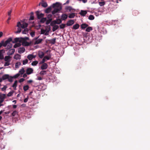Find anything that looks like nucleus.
<instances>
[{
	"instance_id": "f257e3e1",
	"label": "nucleus",
	"mask_w": 150,
	"mask_h": 150,
	"mask_svg": "<svg viewBox=\"0 0 150 150\" xmlns=\"http://www.w3.org/2000/svg\"><path fill=\"white\" fill-rule=\"evenodd\" d=\"M29 39V38L27 37L24 38H16L14 39V41H13V43H15L18 42L21 43L22 45L24 46H28L32 44V42H28L26 40Z\"/></svg>"
},
{
	"instance_id": "f03ea898",
	"label": "nucleus",
	"mask_w": 150,
	"mask_h": 150,
	"mask_svg": "<svg viewBox=\"0 0 150 150\" xmlns=\"http://www.w3.org/2000/svg\"><path fill=\"white\" fill-rule=\"evenodd\" d=\"M13 40V41H14ZM13 41L12 40V38L10 37L8 38L4 42V41L3 46L6 47L8 44H10V42H13Z\"/></svg>"
},
{
	"instance_id": "7ed1b4c3",
	"label": "nucleus",
	"mask_w": 150,
	"mask_h": 150,
	"mask_svg": "<svg viewBox=\"0 0 150 150\" xmlns=\"http://www.w3.org/2000/svg\"><path fill=\"white\" fill-rule=\"evenodd\" d=\"M65 9L67 11H68L69 12H74L75 10L74 8H73L71 6H66L65 7Z\"/></svg>"
},
{
	"instance_id": "20e7f679",
	"label": "nucleus",
	"mask_w": 150,
	"mask_h": 150,
	"mask_svg": "<svg viewBox=\"0 0 150 150\" xmlns=\"http://www.w3.org/2000/svg\"><path fill=\"white\" fill-rule=\"evenodd\" d=\"M21 25V24L20 22H18L17 23V27H18L17 28V31L15 32V33L16 34H17L20 33L21 31V27L20 26V25Z\"/></svg>"
},
{
	"instance_id": "39448f33",
	"label": "nucleus",
	"mask_w": 150,
	"mask_h": 150,
	"mask_svg": "<svg viewBox=\"0 0 150 150\" xmlns=\"http://www.w3.org/2000/svg\"><path fill=\"white\" fill-rule=\"evenodd\" d=\"M36 16H37V18L39 19L43 18L44 16V14H43L42 13H40V12L38 11L36 12Z\"/></svg>"
},
{
	"instance_id": "423d86ee",
	"label": "nucleus",
	"mask_w": 150,
	"mask_h": 150,
	"mask_svg": "<svg viewBox=\"0 0 150 150\" xmlns=\"http://www.w3.org/2000/svg\"><path fill=\"white\" fill-rule=\"evenodd\" d=\"M62 7H59V8H55L54 10L52 11V14L54 15L58 12L60 11L62 9Z\"/></svg>"
},
{
	"instance_id": "0eeeda50",
	"label": "nucleus",
	"mask_w": 150,
	"mask_h": 150,
	"mask_svg": "<svg viewBox=\"0 0 150 150\" xmlns=\"http://www.w3.org/2000/svg\"><path fill=\"white\" fill-rule=\"evenodd\" d=\"M43 40V39H39L37 40H35L34 42L32 44H34V45H36V44H40L42 42Z\"/></svg>"
},
{
	"instance_id": "6e6552de",
	"label": "nucleus",
	"mask_w": 150,
	"mask_h": 150,
	"mask_svg": "<svg viewBox=\"0 0 150 150\" xmlns=\"http://www.w3.org/2000/svg\"><path fill=\"white\" fill-rule=\"evenodd\" d=\"M74 23V21L73 20H70L67 21L66 25L68 26H71Z\"/></svg>"
},
{
	"instance_id": "1a4fd4ad",
	"label": "nucleus",
	"mask_w": 150,
	"mask_h": 150,
	"mask_svg": "<svg viewBox=\"0 0 150 150\" xmlns=\"http://www.w3.org/2000/svg\"><path fill=\"white\" fill-rule=\"evenodd\" d=\"M33 71V69L32 68H28L26 70V73L27 74L29 75L32 73Z\"/></svg>"
},
{
	"instance_id": "9d476101",
	"label": "nucleus",
	"mask_w": 150,
	"mask_h": 150,
	"mask_svg": "<svg viewBox=\"0 0 150 150\" xmlns=\"http://www.w3.org/2000/svg\"><path fill=\"white\" fill-rule=\"evenodd\" d=\"M52 7L53 8L57 7V8H59V7H61L60 6V4L59 2H56L55 3L53 4L52 5Z\"/></svg>"
},
{
	"instance_id": "9b49d317",
	"label": "nucleus",
	"mask_w": 150,
	"mask_h": 150,
	"mask_svg": "<svg viewBox=\"0 0 150 150\" xmlns=\"http://www.w3.org/2000/svg\"><path fill=\"white\" fill-rule=\"evenodd\" d=\"M48 67V65L47 63H44L41 67V68L42 70H45Z\"/></svg>"
},
{
	"instance_id": "f8f14e48",
	"label": "nucleus",
	"mask_w": 150,
	"mask_h": 150,
	"mask_svg": "<svg viewBox=\"0 0 150 150\" xmlns=\"http://www.w3.org/2000/svg\"><path fill=\"white\" fill-rule=\"evenodd\" d=\"M25 51V48L23 47H20L18 48V51L19 53H22L24 52Z\"/></svg>"
},
{
	"instance_id": "ddd939ff",
	"label": "nucleus",
	"mask_w": 150,
	"mask_h": 150,
	"mask_svg": "<svg viewBox=\"0 0 150 150\" xmlns=\"http://www.w3.org/2000/svg\"><path fill=\"white\" fill-rule=\"evenodd\" d=\"M35 57V56L32 54H30L27 56V58L29 60H32L33 58Z\"/></svg>"
},
{
	"instance_id": "4468645a",
	"label": "nucleus",
	"mask_w": 150,
	"mask_h": 150,
	"mask_svg": "<svg viewBox=\"0 0 150 150\" xmlns=\"http://www.w3.org/2000/svg\"><path fill=\"white\" fill-rule=\"evenodd\" d=\"M28 24L26 23H23L22 24H21V25H20L21 27L22 28H26L28 27Z\"/></svg>"
},
{
	"instance_id": "2eb2a0df",
	"label": "nucleus",
	"mask_w": 150,
	"mask_h": 150,
	"mask_svg": "<svg viewBox=\"0 0 150 150\" xmlns=\"http://www.w3.org/2000/svg\"><path fill=\"white\" fill-rule=\"evenodd\" d=\"M87 13L86 11L81 10L79 14L82 16H85Z\"/></svg>"
},
{
	"instance_id": "dca6fc26",
	"label": "nucleus",
	"mask_w": 150,
	"mask_h": 150,
	"mask_svg": "<svg viewBox=\"0 0 150 150\" xmlns=\"http://www.w3.org/2000/svg\"><path fill=\"white\" fill-rule=\"evenodd\" d=\"M13 58L16 60L20 59H21V56L19 54H17L14 56Z\"/></svg>"
},
{
	"instance_id": "f3484780",
	"label": "nucleus",
	"mask_w": 150,
	"mask_h": 150,
	"mask_svg": "<svg viewBox=\"0 0 150 150\" xmlns=\"http://www.w3.org/2000/svg\"><path fill=\"white\" fill-rule=\"evenodd\" d=\"M61 17H62V19L63 20H65L68 17V16H67V15L66 14H62V15Z\"/></svg>"
},
{
	"instance_id": "a211bd4d",
	"label": "nucleus",
	"mask_w": 150,
	"mask_h": 150,
	"mask_svg": "<svg viewBox=\"0 0 150 150\" xmlns=\"http://www.w3.org/2000/svg\"><path fill=\"white\" fill-rule=\"evenodd\" d=\"M38 55L40 58H42L44 56V54L43 52H39Z\"/></svg>"
},
{
	"instance_id": "6ab92c4d",
	"label": "nucleus",
	"mask_w": 150,
	"mask_h": 150,
	"mask_svg": "<svg viewBox=\"0 0 150 150\" xmlns=\"http://www.w3.org/2000/svg\"><path fill=\"white\" fill-rule=\"evenodd\" d=\"M88 26V25L86 23H83L81 25V28L82 29H85Z\"/></svg>"
},
{
	"instance_id": "aec40b11",
	"label": "nucleus",
	"mask_w": 150,
	"mask_h": 150,
	"mask_svg": "<svg viewBox=\"0 0 150 150\" xmlns=\"http://www.w3.org/2000/svg\"><path fill=\"white\" fill-rule=\"evenodd\" d=\"M4 52L3 50H0V59H3L4 58V55L2 54V53Z\"/></svg>"
},
{
	"instance_id": "412c9836",
	"label": "nucleus",
	"mask_w": 150,
	"mask_h": 150,
	"mask_svg": "<svg viewBox=\"0 0 150 150\" xmlns=\"http://www.w3.org/2000/svg\"><path fill=\"white\" fill-rule=\"evenodd\" d=\"M79 25L78 24H76L74 25L72 28L73 29L76 30L79 28Z\"/></svg>"
},
{
	"instance_id": "4be33fe9",
	"label": "nucleus",
	"mask_w": 150,
	"mask_h": 150,
	"mask_svg": "<svg viewBox=\"0 0 150 150\" xmlns=\"http://www.w3.org/2000/svg\"><path fill=\"white\" fill-rule=\"evenodd\" d=\"M52 8L50 6V7H49L45 10V12L46 13H48L50 12L52 10Z\"/></svg>"
},
{
	"instance_id": "5701e85b",
	"label": "nucleus",
	"mask_w": 150,
	"mask_h": 150,
	"mask_svg": "<svg viewBox=\"0 0 150 150\" xmlns=\"http://www.w3.org/2000/svg\"><path fill=\"white\" fill-rule=\"evenodd\" d=\"M9 77V75L8 74H5L2 76V78L3 80H5L8 79Z\"/></svg>"
},
{
	"instance_id": "b1692460",
	"label": "nucleus",
	"mask_w": 150,
	"mask_h": 150,
	"mask_svg": "<svg viewBox=\"0 0 150 150\" xmlns=\"http://www.w3.org/2000/svg\"><path fill=\"white\" fill-rule=\"evenodd\" d=\"M6 95L4 94H2L0 93V99L4 100L5 98Z\"/></svg>"
},
{
	"instance_id": "393cba45",
	"label": "nucleus",
	"mask_w": 150,
	"mask_h": 150,
	"mask_svg": "<svg viewBox=\"0 0 150 150\" xmlns=\"http://www.w3.org/2000/svg\"><path fill=\"white\" fill-rule=\"evenodd\" d=\"M11 57L10 56H5L4 58V60L6 62L9 61L10 62V59Z\"/></svg>"
},
{
	"instance_id": "a878e982",
	"label": "nucleus",
	"mask_w": 150,
	"mask_h": 150,
	"mask_svg": "<svg viewBox=\"0 0 150 150\" xmlns=\"http://www.w3.org/2000/svg\"><path fill=\"white\" fill-rule=\"evenodd\" d=\"M17 80L15 81L12 86V87L15 90L16 89V87L17 86Z\"/></svg>"
},
{
	"instance_id": "bb28decb",
	"label": "nucleus",
	"mask_w": 150,
	"mask_h": 150,
	"mask_svg": "<svg viewBox=\"0 0 150 150\" xmlns=\"http://www.w3.org/2000/svg\"><path fill=\"white\" fill-rule=\"evenodd\" d=\"M30 16L29 20H33L34 19V17L33 16L34 13L33 12H31L30 13Z\"/></svg>"
},
{
	"instance_id": "cd10ccee",
	"label": "nucleus",
	"mask_w": 150,
	"mask_h": 150,
	"mask_svg": "<svg viewBox=\"0 0 150 150\" xmlns=\"http://www.w3.org/2000/svg\"><path fill=\"white\" fill-rule=\"evenodd\" d=\"M29 30L28 28H26L22 32V33L23 34H26L28 33Z\"/></svg>"
},
{
	"instance_id": "c85d7f7f",
	"label": "nucleus",
	"mask_w": 150,
	"mask_h": 150,
	"mask_svg": "<svg viewBox=\"0 0 150 150\" xmlns=\"http://www.w3.org/2000/svg\"><path fill=\"white\" fill-rule=\"evenodd\" d=\"M15 52V50L13 49H11L10 50L9 53V55H11L13 54Z\"/></svg>"
},
{
	"instance_id": "c756f323",
	"label": "nucleus",
	"mask_w": 150,
	"mask_h": 150,
	"mask_svg": "<svg viewBox=\"0 0 150 150\" xmlns=\"http://www.w3.org/2000/svg\"><path fill=\"white\" fill-rule=\"evenodd\" d=\"M59 26L58 25H55L53 26L52 30L53 32L55 31L59 28Z\"/></svg>"
},
{
	"instance_id": "7c9ffc66",
	"label": "nucleus",
	"mask_w": 150,
	"mask_h": 150,
	"mask_svg": "<svg viewBox=\"0 0 150 150\" xmlns=\"http://www.w3.org/2000/svg\"><path fill=\"white\" fill-rule=\"evenodd\" d=\"M56 38H54L50 40V42L53 44L55 43L56 42Z\"/></svg>"
},
{
	"instance_id": "2f4dec72",
	"label": "nucleus",
	"mask_w": 150,
	"mask_h": 150,
	"mask_svg": "<svg viewBox=\"0 0 150 150\" xmlns=\"http://www.w3.org/2000/svg\"><path fill=\"white\" fill-rule=\"evenodd\" d=\"M75 16V13H70L69 16L68 17L69 18H73Z\"/></svg>"
},
{
	"instance_id": "473e14b6",
	"label": "nucleus",
	"mask_w": 150,
	"mask_h": 150,
	"mask_svg": "<svg viewBox=\"0 0 150 150\" xmlns=\"http://www.w3.org/2000/svg\"><path fill=\"white\" fill-rule=\"evenodd\" d=\"M6 46V50H8L12 47V45L11 44H8Z\"/></svg>"
},
{
	"instance_id": "72a5a7b5",
	"label": "nucleus",
	"mask_w": 150,
	"mask_h": 150,
	"mask_svg": "<svg viewBox=\"0 0 150 150\" xmlns=\"http://www.w3.org/2000/svg\"><path fill=\"white\" fill-rule=\"evenodd\" d=\"M50 58H51V55L50 53L49 54H48V56H45L44 57V58L45 59V60L46 59L47 60H49L50 59Z\"/></svg>"
},
{
	"instance_id": "f704fd0d",
	"label": "nucleus",
	"mask_w": 150,
	"mask_h": 150,
	"mask_svg": "<svg viewBox=\"0 0 150 150\" xmlns=\"http://www.w3.org/2000/svg\"><path fill=\"white\" fill-rule=\"evenodd\" d=\"M55 21H56V24H59L62 22L61 20L59 19H57Z\"/></svg>"
},
{
	"instance_id": "c9c22d12",
	"label": "nucleus",
	"mask_w": 150,
	"mask_h": 150,
	"mask_svg": "<svg viewBox=\"0 0 150 150\" xmlns=\"http://www.w3.org/2000/svg\"><path fill=\"white\" fill-rule=\"evenodd\" d=\"M21 43H16L13 46V47L14 48H16L17 47H20L21 45Z\"/></svg>"
},
{
	"instance_id": "e433bc0d",
	"label": "nucleus",
	"mask_w": 150,
	"mask_h": 150,
	"mask_svg": "<svg viewBox=\"0 0 150 150\" xmlns=\"http://www.w3.org/2000/svg\"><path fill=\"white\" fill-rule=\"evenodd\" d=\"M25 71L24 69L23 68H22L19 71V74H23L24 73Z\"/></svg>"
},
{
	"instance_id": "4c0bfd02",
	"label": "nucleus",
	"mask_w": 150,
	"mask_h": 150,
	"mask_svg": "<svg viewBox=\"0 0 150 150\" xmlns=\"http://www.w3.org/2000/svg\"><path fill=\"white\" fill-rule=\"evenodd\" d=\"M38 63V62L37 61H35L32 63L31 65L33 66H36Z\"/></svg>"
},
{
	"instance_id": "58836bf2",
	"label": "nucleus",
	"mask_w": 150,
	"mask_h": 150,
	"mask_svg": "<svg viewBox=\"0 0 150 150\" xmlns=\"http://www.w3.org/2000/svg\"><path fill=\"white\" fill-rule=\"evenodd\" d=\"M21 64V63L20 62H16L15 64V67L16 68H18L19 66Z\"/></svg>"
},
{
	"instance_id": "ea45409f",
	"label": "nucleus",
	"mask_w": 150,
	"mask_h": 150,
	"mask_svg": "<svg viewBox=\"0 0 150 150\" xmlns=\"http://www.w3.org/2000/svg\"><path fill=\"white\" fill-rule=\"evenodd\" d=\"M46 21V18H41L40 20V22L42 23H44Z\"/></svg>"
},
{
	"instance_id": "a19ab883",
	"label": "nucleus",
	"mask_w": 150,
	"mask_h": 150,
	"mask_svg": "<svg viewBox=\"0 0 150 150\" xmlns=\"http://www.w3.org/2000/svg\"><path fill=\"white\" fill-rule=\"evenodd\" d=\"M93 30L92 28L91 27H88L86 28V31L87 32H89Z\"/></svg>"
},
{
	"instance_id": "79ce46f5",
	"label": "nucleus",
	"mask_w": 150,
	"mask_h": 150,
	"mask_svg": "<svg viewBox=\"0 0 150 150\" xmlns=\"http://www.w3.org/2000/svg\"><path fill=\"white\" fill-rule=\"evenodd\" d=\"M29 88V87L28 85H26L23 86V89L24 91H26Z\"/></svg>"
},
{
	"instance_id": "37998d69",
	"label": "nucleus",
	"mask_w": 150,
	"mask_h": 150,
	"mask_svg": "<svg viewBox=\"0 0 150 150\" xmlns=\"http://www.w3.org/2000/svg\"><path fill=\"white\" fill-rule=\"evenodd\" d=\"M88 19L91 20H93L94 19V17L93 15H90L88 18Z\"/></svg>"
},
{
	"instance_id": "c03bdc74",
	"label": "nucleus",
	"mask_w": 150,
	"mask_h": 150,
	"mask_svg": "<svg viewBox=\"0 0 150 150\" xmlns=\"http://www.w3.org/2000/svg\"><path fill=\"white\" fill-rule=\"evenodd\" d=\"M66 25L64 24H62L59 25L60 28L61 29H63L65 27Z\"/></svg>"
},
{
	"instance_id": "a18cd8bd",
	"label": "nucleus",
	"mask_w": 150,
	"mask_h": 150,
	"mask_svg": "<svg viewBox=\"0 0 150 150\" xmlns=\"http://www.w3.org/2000/svg\"><path fill=\"white\" fill-rule=\"evenodd\" d=\"M14 91H11L8 93L7 95V96H11L12 95Z\"/></svg>"
},
{
	"instance_id": "49530a36",
	"label": "nucleus",
	"mask_w": 150,
	"mask_h": 150,
	"mask_svg": "<svg viewBox=\"0 0 150 150\" xmlns=\"http://www.w3.org/2000/svg\"><path fill=\"white\" fill-rule=\"evenodd\" d=\"M40 74L41 75H44L46 74V71L45 70L42 71H40Z\"/></svg>"
},
{
	"instance_id": "de8ad7c7",
	"label": "nucleus",
	"mask_w": 150,
	"mask_h": 150,
	"mask_svg": "<svg viewBox=\"0 0 150 150\" xmlns=\"http://www.w3.org/2000/svg\"><path fill=\"white\" fill-rule=\"evenodd\" d=\"M13 76H9L8 77V81H9L10 82H12L13 81Z\"/></svg>"
},
{
	"instance_id": "09e8293b",
	"label": "nucleus",
	"mask_w": 150,
	"mask_h": 150,
	"mask_svg": "<svg viewBox=\"0 0 150 150\" xmlns=\"http://www.w3.org/2000/svg\"><path fill=\"white\" fill-rule=\"evenodd\" d=\"M99 4L100 6H102L104 5L105 4V2L104 1L99 2Z\"/></svg>"
},
{
	"instance_id": "8fccbe9b",
	"label": "nucleus",
	"mask_w": 150,
	"mask_h": 150,
	"mask_svg": "<svg viewBox=\"0 0 150 150\" xmlns=\"http://www.w3.org/2000/svg\"><path fill=\"white\" fill-rule=\"evenodd\" d=\"M56 21L54 20L51 22L50 23V25L51 26H53L55 25L56 24Z\"/></svg>"
},
{
	"instance_id": "3c124183",
	"label": "nucleus",
	"mask_w": 150,
	"mask_h": 150,
	"mask_svg": "<svg viewBox=\"0 0 150 150\" xmlns=\"http://www.w3.org/2000/svg\"><path fill=\"white\" fill-rule=\"evenodd\" d=\"M42 6L45 8L47 6V4L46 2L43 3L42 4Z\"/></svg>"
},
{
	"instance_id": "603ef678",
	"label": "nucleus",
	"mask_w": 150,
	"mask_h": 150,
	"mask_svg": "<svg viewBox=\"0 0 150 150\" xmlns=\"http://www.w3.org/2000/svg\"><path fill=\"white\" fill-rule=\"evenodd\" d=\"M52 18L48 20H47L46 23V24L47 25L49 24L50 22L52 21Z\"/></svg>"
},
{
	"instance_id": "864d4df0",
	"label": "nucleus",
	"mask_w": 150,
	"mask_h": 150,
	"mask_svg": "<svg viewBox=\"0 0 150 150\" xmlns=\"http://www.w3.org/2000/svg\"><path fill=\"white\" fill-rule=\"evenodd\" d=\"M17 113V112L16 110H14L12 113L11 115L13 116H15Z\"/></svg>"
},
{
	"instance_id": "5fc2aeb1",
	"label": "nucleus",
	"mask_w": 150,
	"mask_h": 150,
	"mask_svg": "<svg viewBox=\"0 0 150 150\" xmlns=\"http://www.w3.org/2000/svg\"><path fill=\"white\" fill-rule=\"evenodd\" d=\"M28 59H25L23 61V65H25L28 63Z\"/></svg>"
},
{
	"instance_id": "6e6d98bb",
	"label": "nucleus",
	"mask_w": 150,
	"mask_h": 150,
	"mask_svg": "<svg viewBox=\"0 0 150 150\" xmlns=\"http://www.w3.org/2000/svg\"><path fill=\"white\" fill-rule=\"evenodd\" d=\"M10 62L9 61H8V62H6L4 64V66H8V65H9L10 64L9 63V62Z\"/></svg>"
},
{
	"instance_id": "4d7b16f0",
	"label": "nucleus",
	"mask_w": 150,
	"mask_h": 150,
	"mask_svg": "<svg viewBox=\"0 0 150 150\" xmlns=\"http://www.w3.org/2000/svg\"><path fill=\"white\" fill-rule=\"evenodd\" d=\"M20 75V74L18 73V74H16L15 75H14L13 77V78L16 79V78H18V77H19V76Z\"/></svg>"
},
{
	"instance_id": "13d9d810",
	"label": "nucleus",
	"mask_w": 150,
	"mask_h": 150,
	"mask_svg": "<svg viewBox=\"0 0 150 150\" xmlns=\"http://www.w3.org/2000/svg\"><path fill=\"white\" fill-rule=\"evenodd\" d=\"M52 15L51 14H49L47 15V18L49 19L51 18Z\"/></svg>"
},
{
	"instance_id": "bf43d9fd",
	"label": "nucleus",
	"mask_w": 150,
	"mask_h": 150,
	"mask_svg": "<svg viewBox=\"0 0 150 150\" xmlns=\"http://www.w3.org/2000/svg\"><path fill=\"white\" fill-rule=\"evenodd\" d=\"M7 88V87L6 86H4L3 88H1V91H4L6 89V88Z\"/></svg>"
},
{
	"instance_id": "052dcab7",
	"label": "nucleus",
	"mask_w": 150,
	"mask_h": 150,
	"mask_svg": "<svg viewBox=\"0 0 150 150\" xmlns=\"http://www.w3.org/2000/svg\"><path fill=\"white\" fill-rule=\"evenodd\" d=\"M28 98H29V97H28V96L26 98H25L24 99V103L27 102L28 101Z\"/></svg>"
},
{
	"instance_id": "680f3d73",
	"label": "nucleus",
	"mask_w": 150,
	"mask_h": 150,
	"mask_svg": "<svg viewBox=\"0 0 150 150\" xmlns=\"http://www.w3.org/2000/svg\"><path fill=\"white\" fill-rule=\"evenodd\" d=\"M30 35L32 37H34L35 35V32H31L30 33Z\"/></svg>"
},
{
	"instance_id": "e2e57ef3",
	"label": "nucleus",
	"mask_w": 150,
	"mask_h": 150,
	"mask_svg": "<svg viewBox=\"0 0 150 150\" xmlns=\"http://www.w3.org/2000/svg\"><path fill=\"white\" fill-rule=\"evenodd\" d=\"M45 61L46 60H45V59L44 58H43L42 59V61L40 62V64H43L44 63H45Z\"/></svg>"
},
{
	"instance_id": "0e129e2a",
	"label": "nucleus",
	"mask_w": 150,
	"mask_h": 150,
	"mask_svg": "<svg viewBox=\"0 0 150 150\" xmlns=\"http://www.w3.org/2000/svg\"><path fill=\"white\" fill-rule=\"evenodd\" d=\"M38 37L35 38L31 42H32V44H33V43L34 42V41L35 40H38Z\"/></svg>"
},
{
	"instance_id": "69168bd1",
	"label": "nucleus",
	"mask_w": 150,
	"mask_h": 150,
	"mask_svg": "<svg viewBox=\"0 0 150 150\" xmlns=\"http://www.w3.org/2000/svg\"><path fill=\"white\" fill-rule=\"evenodd\" d=\"M41 34H43L45 33L46 32V30L44 29H41Z\"/></svg>"
},
{
	"instance_id": "338daca9",
	"label": "nucleus",
	"mask_w": 150,
	"mask_h": 150,
	"mask_svg": "<svg viewBox=\"0 0 150 150\" xmlns=\"http://www.w3.org/2000/svg\"><path fill=\"white\" fill-rule=\"evenodd\" d=\"M4 45V41H2L0 43V48L2 46H3Z\"/></svg>"
},
{
	"instance_id": "774afa93",
	"label": "nucleus",
	"mask_w": 150,
	"mask_h": 150,
	"mask_svg": "<svg viewBox=\"0 0 150 150\" xmlns=\"http://www.w3.org/2000/svg\"><path fill=\"white\" fill-rule=\"evenodd\" d=\"M24 80H25V79H24L21 78V79L19 80V82L20 83H21V82H23L24 81Z\"/></svg>"
}]
</instances>
